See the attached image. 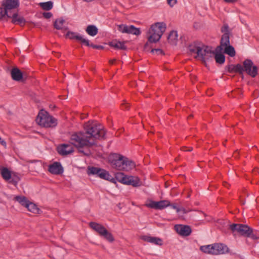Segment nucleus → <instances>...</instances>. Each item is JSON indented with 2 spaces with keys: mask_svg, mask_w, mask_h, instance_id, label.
I'll return each instance as SVG.
<instances>
[{
  "mask_svg": "<svg viewBox=\"0 0 259 259\" xmlns=\"http://www.w3.org/2000/svg\"><path fill=\"white\" fill-rule=\"evenodd\" d=\"M106 131L103 126L95 121H89L84 125V131L74 133L71 135L70 140L71 144H63L57 147L58 152L62 156L72 153L74 145L79 152L84 155L91 154L90 148L96 145L97 139H105Z\"/></svg>",
  "mask_w": 259,
  "mask_h": 259,
  "instance_id": "nucleus-1",
  "label": "nucleus"
},
{
  "mask_svg": "<svg viewBox=\"0 0 259 259\" xmlns=\"http://www.w3.org/2000/svg\"><path fill=\"white\" fill-rule=\"evenodd\" d=\"M221 32L224 34L222 35L220 45L215 48V51L218 53H222L224 49V53L233 57L235 56L236 52L234 48L230 45V35L231 34L229 27L227 24H225L221 28Z\"/></svg>",
  "mask_w": 259,
  "mask_h": 259,
  "instance_id": "nucleus-2",
  "label": "nucleus"
},
{
  "mask_svg": "<svg viewBox=\"0 0 259 259\" xmlns=\"http://www.w3.org/2000/svg\"><path fill=\"white\" fill-rule=\"evenodd\" d=\"M111 166L117 170L128 171L135 167L134 163L121 154L114 153L109 156Z\"/></svg>",
  "mask_w": 259,
  "mask_h": 259,
  "instance_id": "nucleus-3",
  "label": "nucleus"
},
{
  "mask_svg": "<svg viewBox=\"0 0 259 259\" xmlns=\"http://www.w3.org/2000/svg\"><path fill=\"white\" fill-rule=\"evenodd\" d=\"M166 29V24L163 22H157L151 25L149 30L148 40L150 42H156L161 38Z\"/></svg>",
  "mask_w": 259,
  "mask_h": 259,
  "instance_id": "nucleus-4",
  "label": "nucleus"
},
{
  "mask_svg": "<svg viewBox=\"0 0 259 259\" xmlns=\"http://www.w3.org/2000/svg\"><path fill=\"white\" fill-rule=\"evenodd\" d=\"M36 121L39 125L45 127H53L57 124V120L53 116L48 115L47 112H46L45 114L39 112L36 117Z\"/></svg>",
  "mask_w": 259,
  "mask_h": 259,
  "instance_id": "nucleus-5",
  "label": "nucleus"
},
{
  "mask_svg": "<svg viewBox=\"0 0 259 259\" xmlns=\"http://www.w3.org/2000/svg\"><path fill=\"white\" fill-rule=\"evenodd\" d=\"M229 229L231 230L234 236L237 233L241 236L247 237H250L253 230L248 226L241 224H232L229 225Z\"/></svg>",
  "mask_w": 259,
  "mask_h": 259,
  "instance_id": "nucleus-6",
  "label": "nucleus"
},
{
  "mask_svg": "<svg viewBox=\"0 0 259 259\" xmlns=\"http://www.w3.org/2000/svg\"><path fill=\"white\" fill-rule=\"evenodd\" d=\"M214 54V52L211 50V48L203 45L202 47H200L199 49L197 50V55L195 57V58L200 59L202 61L205 62L211 58L213 56Z\"/></svg>",
  "mask_w": 259,
  "mask_h": 259,
  "instance_id": "nucleus-7",
  "label": "nucleus"
},
{
  "mask_svg": "<svg viewBox=\"0 0 259 259\" xmlns=\"http://www.w3.org/2000/svg\"><path fill=\"white\" fill-rule=\"evenodd\" d=\"M243 72L245 71L247 74L252 77H255L257 74V67L253 65L252 61L250 59H245L243 62Z\"/></svg>",
  "mask_w": 259,
  "mask_h": 259,
  "instance_id": "nucleus-8",
  "label": "nucleus"
},
{
  "mask_svg": "<svg viewBox=\"0 0 259 259\" xmlns=\"http://www.w3.org/2000/svg\"><path fill=\"white\" fill-rule=\"evenodd\" d=\"M118 30L123 33L132 34L137 36L141 33L140 28H136L134 25L120 24L118 25Z\"/></svg>",
  "mask_w": 259,
  "mask_h": 259,
  "instance_id": "nucleus-9",
  "label": "nucleus"
},
{
  "mask_svg": "<svg viewBox=\"0 0 259 259\" xmlns=\"http://www.w3.org/2000/svg\"><path fill=\"white\" fill-rule=\"evenodd\" d=\"M19 5V0H4L2 3V6L5 11L6 16L12 14L11 10L17 8Z\"/></svg>",
  "mask_w": 259,
  "mask_h": 259,
  "instance_id": "nucleus-10",
  "label": "nucleus"
},
{
  "mask_svg": "<svg viewBox=\"0 0 259 259\" xmlns=\"http://www.w3.org/2000/svg\"><path fill=\"white\" fill-rule=\"evenodd\" d=\"M170 205V203L169 201L166 200H161L159 201H154L153 200H149V203L145 204V206L155 209H162L167 206Z\"/></svg>",
  "mask_w": 259,
  "mask_h": 259,
  "instance_id": "nucleus-11",
  "label": "nucleus"
},
{
  "mask_svg": "<svg viewBox=\"0 0 259 259\" xmlns=\"http://www.w3.org/2000/svg\"><path fill=\"white\" fill-rule=\"evenodd\" d=\"M175 229L178 234L182 236H188L192 232L191 227L188 225H176Z\"/></svg>",
  "mask_w": 259,
  "mask_h": 259,
  "instance_id": "nucleus-12",
  "label": "nucleus"
},
{
  "mask_svg": "<svg viewBox=\"0 0 259 259\" xmlns=\"http://www.w3.org/2000/svg\"><path fill=\"white\" fill-rule=\"evenodd\" d=\"M7 18H12L11 22L14 24L24 26L26 23V20L22 16H19L16 12L13 13L7 16Z\"/></svg>",
  "mask_w": 259,
  "mask_h": 259,
  "instance_id": "nucleus-13",
  "label": "nucleus"
},
{
  "mask_svg": "<svg viewBox=\"0 0 259 259\" xmlns=\"http://www.w3.org/2000/svg\"><path fill=\"white\" fill-rule=\"evenodd\" d=\"M49 171L54 175H61L63 172V168L59 162H55L49 166Z\"/></svg>",
  "mask_w": 259,
  "mask_h": 259,
  "instance_id": "nucleus-14",
  "label": "nucleus"
},
{
  "mask_svg": "<svg viewBox=\"0 0 259 259\" xmlns=\"http://www.w3.org/2000/svg\"><path fill=\"white\" fill-rule=\"evenodd\" d=\"M121 183L123 184L132 185L134 187H138L140 186V182L137 178L133 176H124Z\"/></svg>",
  "mask_w": 259,
  "mask_h": 259,
  "instance_id": "nucleus-15",
  "label": "nucleus"
},
{
  "mask_svg": "<svg viewBox=\"0 0 259 259\" xmlns=\"http://www.w3.org/2000/svg\"><path fill=\"white\" fill-rule=\"evenodd\" d=\"M217 243L204 245L200 247V250L205 253L215 255L217 251Z\"/></svg>",
  "mask_w": 259,
  "mask_h": 259,
  "instance_id": "nucleus-16",
  "label": "nucleus"
},
{
  "mask_svg": "<svg viewBox=\"0 0 259 259\" xmlns=\"http://www.w3.org/2000/svg\"><path fill=\"white\" fill-rule=\"evenodd\" d=\"M12 79L15 81H20L23 78L22 71L17 67L13 68L11 71Z\"/></svg>",
  "mask_w": 259,
  "mask_h": 259,
  "instance_id": "nucleus-17",
  "label": "nucleus"
},
{
  "mask_svg": "<svg viewBox=\"0 0 259 259\" xmlns=\"http://www.w3.org/2000/svg\"><path fill=\"white\" fill-rule=\"evenodd\" d=\"M89 226L93 230L96 231L100 236L102 232L106 229L102 224L94 222H90Z\"/></svg>",
  "mask_w": 259,
  "mask_h": 259,
  "instance_id": "nucleus-18",
  "label": "nucleus"
},
{
  "mask_svg": "<svg viewBox=\"0 0 259 259\" xmlns=\"http://www.w3.org/2000/svg\"><path fill=\"white\" fill-rule=\"evenodd\" d=\"M142 239L146 242H150L155 245H162V240L161 239L158 237L143 236L142 237Z\"/></svg>",
  "mask_w": 259,
  "mask_h": 259,
  "instance_id": "nucleus-19",
  "label": "nucleus"
},
{
  "mask_svg": "<svg viewBox=\"0 0 259 259\" xmlns=\"http://www.w3.org/2000/svg\"><path fill=\"white\" fill-rule=\"evenodd\" d=\"M109 45L111 47H113L115 49L117 50H125L127 49V47L125 45V42H121L119 41H117L116 40H114L109 43Z\"/></svg>",
  "mask_w": 259,
  "mask_h": 259,
  "instance_id": "nucleus-20",
  "label": "nucleus"
},
{
  "mask_svg": "<svg viewBox=\"0 0 259 259\" xmlns=\"http://www.w3.org/2000/svg\"><path fill=\"white\" fill-rule=\"evenodd\" d=\"M100 178L101 179L108 180L112 183H115V179L112 177L108 171L102 169L101 172L100 174Z\"/></svg>",
  "mask_w": 259,
  "mask_h": 259,
  "instance_id": "nucleus-21",
  "label": "nucleus"
},
{
  "mask_svg": "<svg viewBox=\"0 0 259 259\" xmlns=\"http://www.w3.org/2000/svg\"><path fill=\"white\" fill-rule=\"evenodd\" d=\"M217 252L215 255L224 254L229 252V248L223 243H217Z\"/></svg>",
  "mask_w": 259,
  "mask_h": 259,
  "instance_id": "nucleus-22",
  "label": "nucleus"
},
{
  "mask_svg": "<svg viewBox=\"0 0 259 259\" xmlns=\"http://www.w3.org/2000/svg\"><path fill=\"white\" fill-rule=\"evenodd\" d=\"M1 174L2 178L6 181H8L11 178V172L7 167L0 168Z\"/></svg>",
  "mask_w": 259,
  "mask_h": 259,
  "instance_id": "nucleus-23",
  "label": "nucleus"
},
{
  "mask_svg": "<svg viewBox=\"0 0 259 259\" xmlns=\"http://www.w3.org/2000/svg\"><path fill=\"white\" fill-rule=\"evenodd\" d=\"M102 169V168L97 167L89 166L88 167L87 173L89 175H96L100 177V174L101 172Z\"/></svg>",
  "mask_w": 259,
  "mask_h": 259,
  "instance_id": "nucleus-24",
  "label": "nucleus"
},
{
  "mask_svg": "<svg viewBox=\"0 0 259 259\" xmlns=\"http://www.w3.org/2000/svg\"><path fill=\"white\" fill-rule=\"evenodd\" d=\"M100 236L110 242H113L114 241V238L113 235L107 229H105V231L102 232Z\"/></svg>",
  "mask_w": 259,
  "mask_h": 259,
  "instance_id": "nucleus-25",
  "label": "nucleus"
},
{
  "mask_svg": "<svg viewBox=\"0 0 259 259\" xmlns=\"http://www.w3.org/2000/svg\"><path fill=\"white\" fill-rule=\"evenodd\" d=\"M86 32L89 35L92 36H94L97 34L98 32V29L96 26L90 25L87 26L86 28Z\"/></svg>",
  "mask_w": 259,
  "mask_h": 259,
  "instance_id": "nucleus-26",
  "label": "nucleus"
},
{
  "mask_svg": "<svg viewBox=\"0 0 259 259\" xmlns=\"http://www.w3.org/2000/svg\"><path fill=\"white\" fill-rule=\"evenodd\" d=\"M214 58L217 63L222 64L225 61V57L222 53H218L215 51H214Z\"/></svg>",
  "mask_w": 259,
  "mask_h": 259,
  "instance_id": "nucleus-27",
  "label": "nucleus"
},
{
  "mask_svg": "<svg viewBox=\"0 0 259 259\" xmlns=\"http://www.w3.org/2000/svg\"><path fill=\"white\" fill-rule=\"evenodd\" d=\"M14 200L18 201L21 205L26 207L27 204L29 201L27 198L23 196H16L15 197Z\"/></svg>",
  "mask_w": 259,
  "mask_h": 259,
  "instance_id": "nucleus-28",
  "label": "nucleus"
},
{
  "mask_svg": "<svg viewBox=\"0 0 259 259\" xmlns=\"http://www.w3.org/2000/svg\"><path fill=\"white\" fill-rule=\"evenodd\" d=\"M39 6L43 10L49 11L53 8V3L51 1H49L47 2L40 3Z\"/></svg>",
  "mask_w": 259,
  "mask_h": 259,
  "instance_id": "nucleus-29",
  "label": "nucleus"
},
{
  "mask_svg": "<svg viewBox=\"0 0 259 259\" xmlns=\"http://www.w3.org/2000/svg\"><path fill=\"white\" fill-rule=\"evenodd\" d=\"M64 22L65 21L63 18L57 19L54 22V26L56 29H62Z\"/></svg>",
  "mask_w": 259,
  "mask_h": 259,
  "instance_id": "nucleus-30",
  "label": "nucleus"
},
{
  "mask_svg": "<svg viewBox=\"0 0 259 259\" xmlns=\"http://www.w3.org/2000/svg\"><path fill=\"white\" fill-rule=\"evenodd\" d=\"M26 208L27 209L33 213H37L39 209L37 207V206L33 203L29 202L27 205Z\"/></svg>",
  "mask_w": 259,
  "mask_h": 259,
  "instance_id": "nucleus-31",
  "label": "nucleus"
},
{
  "mask_svg": "<svg viewBox=\"0 0 259 259\" xmlns=\"http://www.w3.org/2000/svg\"><path fill=\"white\" fill-rule=\"evenodd\" d=\"M80 35V34L78 33L71 31H68L66 33V36L68 37V38H69L70 39H75L76 40L80 38L79 37Z\"/></svg>",
  "mask_w": 259,
  "mask_h": 259,
  "instance_id": "nucleus-32",
  "label": "nucleus"
},
{
  "mask_svg": "<svg viewBox=\"0 0 259 259\" xmlns=\"http://www.w3.org/2000/svg\"><path fill=\"white\" fill-rule=\"evenodd\" d=\"M178 36V35L177 31L172 30L169 34L167 37V39L169 41L172 42L173 41H175L176 39H177Z\"/></svg>",
  "mask_w": 259,
  "mask_h": 259,
  "instance_id": "nucleus-33",
  "label": "nucleus"
},
{
  "mask_svg": "<svg viewBox=\"0 0 259 259\" xmlns=\"http://www.w3.org/2000/svg\"><path fill=\"white\" fill-rule=\"evenodd\" d=\"M20 179L18 176H11V178L10 180H8V182L9 183H11L14 186H16L18 183V182L20 181Z\"/></svg>",
  "mask_w": 259,
  "mask_h": 259,
  "instance_id": "nucleus-34",
  "label": "nucleus"
},
{
  "mask_svg": "<svg viewBox=\"0 0 259 259\" xmlns=\"http://www.w3.org/2000/svg\"><path fill=\"white\" fill-rule=\"evenodd\" d=\"M79 37L80 38L78 39L77 41H80L82 44L86 46L90 47L91 44H90V41L88 39L84 38L81 34Z\"/></svg>",
  "mask_w": 259,
  "mask_h": 259,
  "instance_id": "nucleus-35",
  "label": "nucleus"
},
{
  "mask_svg": "<svg viewBox=\"0 0 259 259\" xmlns=\"http://www.w3.org/2000/svg\"><path fill=\"white\" fill-rule=\"evenodd\" d=\"M200 47V46L191 44L189 46L188 49L191 53H195L197 54V50L199 49Z\"/></svg>",
  "mask_w": 259,
  "mask_h": 259,
  "instance_id": "nucleus-36",
  "label": "nucleus"
},
{
  "mask_svg": "<svg viewBox=\"0 0 259 259\" xmlns=\"http://www.w3.org/2000/svg\"><path fill=\"white\" fill-rule=\"evenodd\" d=\"M235 72L238 73L239 74H242L243 72V67L240 64L234 65Z\"/></svg>",
  "mask_w": 259,
  "mask_h": 259,
  "instance_id": "nucleus-37",
  "label": "nucleus"
},
{
  "mask_svg": "<svg viewBox=\"0 0 259 259\" xmlns=\"http://www.w3.org/2000/svg\"><path fill=\"white\" fill-rule=\"evenodd\" d=\"M124 176V174L122 172H117L115 174V178H114L115 179V181L117 180L119 182L121 183L123 180Z\"/></svg>",
  "mask_w": 259,
  "mask_h": 259,
  "instance_id": "nucleus-38",
  "label": "nucleus"
},
{
  "mask_svg": "<svg viewBox=\"0 0 259 259\" xmlns=\"http://www.w3.org/2000/svg\"><path fill=\"white\" fill-rule=\"evenodd\" d=\"M228 71L230 73L235 72V67L234 65L230 64L227 66Z\"/></svg>",
  "mask_w": 259,
  "mask_h": 259,
  "instance_id": "nucleus-39",
  "label": "nucleus"
},
{
  "mask_svg": "<svg viewBox=\"0 0 259 259\" xmlns=\"http://www.w3.org/2000/svg\"><path fill=\"white\" fill-rule=\"evenodd\" d=\"M151 52L153 53H156L157 54L164 55L163 51L160 49H152Z\"/></svg>",
  "mask_w": 259,
  "mask_h": 259,
  "instance_id": "nucleus-40",
  "label": "nucleus"
},
{
  "mask_svg": "<svg viewBox=\"0 0 259 259\" xmlns=\"http://www.w3.org/2000/svg\"><path fill=\"white\" fill-rule=\"evenodd\" d=\"M42 15L46 19H49L52 17L53 14L51 12H44L42 13Z\"/></svg>",
  "mask_w": 259,
  "mask_h": 259,
  "instance_id": "nucleus-41",
  "label": "nucleus"
},
{
  "mask_svg": "<svg viewBox=\"0 0 259 259\" xmlns=\"http://www.w3.org/2000/svg\"><path fill=\"white\" fill-rule=\"evenodd\" d=\"M6 16V14H5V11L3 7H0V19L4 18Z\"/></svg>",
  "mask_w": 259,
  "mask_h": 259,
  "instance_id": "nucleus-42",
  "label": "nucleus"
},
{
  "mask_svg": "<svg viewBox=\"0 0 259 259\" xmlns=\"http://www.w3.org/2000/svg\"><path fill=\"white\" fill-rule=\"evenodd\" d=\"M90 47H92L94 49L102 50L104 48L103 46L101 45H96L91 44Z\"/></svg>",
  "mask_w": 259,
  "mask_h": 259,
  "instance_id": "nucleus-43",
  "label": "nucleus"
},
{
  "mask_svg": "<svg viewBox=\"0 0 259 259\" xmlns=\"http://www.w3.org/2000/svg\"><path fill=\"white\" fill-rule=\"evenodd\" d=\"M177 2V0H167V3L170 7H172Z\"/></svg>",
  "mask_w": 259,
  "mask_h": 259,
  "instance_id": "nucleus-44",
  "label": "nucleus"
},
{
  "mask_svg": "<svg viewBox=\"0 0 259 259\" xmlns=\"http://www.w3.org/2000/svg\"><path fill=\"white\" fill-rule=\"evenodd\" d=\"M187 147H185V146H184V147H182L181 148V150L182 151H192L193 150V148L192 147H189L188 149H187Z\"/></svg>",
  "mask_w": 259,
  "mask_h": 259,
  "instance_id": "nucleus-45",
  "label": "nucleus"
},
{
  "mask_svg": "<svg viewBox=\"0 0 259 259\" xmlns=\"http://www.w3.org/2000/svg\"><path fill=\"white\" fill-rule=\"evenodd\" d=\"M170 206H171L172 208L176 209V210L178 212L180 211L179 208L177 206V205L175 204H170Z\"/></svg>",
  "mask_w": 259,
  "mask_h": 259,
  "instance_id": "nucleus-46",
  "label": "nucleus"
},
{
  "mask_svg": "<svg viewBox=\"0 0 259 259\" xmlns=\"http://www.w3.org/2000/svg\"><path fill=\"white\" fill-rule=\"evenodd\" d=\"M0 144L5 147H6L7 145L6 142L1 137H0Z\"/></svg>",
  "mask_w": 259,
  "mask_h": 259,
  "instance_id": "nucleus-47",
  "label": "nucleus"
},
{
  "mask_svg": "<svg viewBox=\"0 0 259 259\" xmlns=\"http://www.w3.org/2000/svg\"><path fill=\"white\" fill-rule=\"evenodd\" d=\"M225 2L228 3H234L236 2L238 0H224Z\"/></svg>",
  "mask_w": 259,
  "mask_h": 259,
  "instance_id": "nucleus-48",
  "label": "nucleus"
},
{
  "mask_svg": "<svg viewBox=\"0 0 259 259\" xmlns=\"http://www.w3.org/2000/svg\"><path fill=\"white\" fill-rule=\"evenodd\" d=\"M238 151L237 150L235 151L233 154V156L235 158H237L238 157Z\"/></svg>",
  "mask_w": 259,
  "mask_h": 259,
  "instance_id": "nucleus-49",
  "label": "nucleus"
},
{
  "mask_svg": "<svg viewBox=\"0 0 259 259\" xmlns=\"http://www.w3.org/2000/svg\"><path fill=\"white\" fill-rule=\"evenodd\" d=\"M253 239H256L257 238V237L254 234H253V233H251L250 234V236L249 237Z\"/></svg>",
  "mask_w": 259,
  "mask_h": 259,
  "instance_id": "nucleus-50",
  "label": "nucleus"
},
{
  "mask_svg": "<svg viewBox=\"0 0 259 259\" xmlns=\"http://www.w3.org/2000/svg\"><path fill=\"white\" fill-rule=\"evenodd\" d=\"M258 168H257V167H255V168L253 169L252 171H253V172L254 174H257V173H258Z\"/></svg>",
  "mask_w": 259,
  "mask_h": 259,
  "instance_id": "nucleus-51",
  "label": "nucleus"
},
{
  "mask_svg": "<svg viewBox=\"0 0 259 259\" xmlns=\"http://www.w3.org/2000/svg\"><path fill=\"white\" fill-rule=\"evenodd\" d=\"M116 60L115 59H113V60H110L109 61V63L110 64H113L115 62Z\"/></svg>",
  "mask_w": 259,
  "mask_h": 259,
  "instance_id": "nucleus-52",
  "label": "nucleus"
},
{
  "mask_svg": "<svg viewBox=\"0 0 259 259\" xmlns=\"http://www.w3.org/2000/svg\"><path fill=\"white\" fill-rule=\"evenodd\" d=\"M124 104L126 105L125 109H128L129 108V106L128 105L127 103H124Z\"/></svg>",
  "mask_w": 259,
  "mask_h": 259,
  "instance_id": "nucleus-53",
  "label": "nucleus"
},
{
  "mask_svg": "<svg viewBox=\"0 0 259 259\" xmlns=\"http://www.w3.org/2000/svg\"><path fill=\"white\" fill-rule=\"evenodd\" d=\"M228 184L227 182H224V186L225 187H227Z\"/></svg>",
  "mask_w": 259,
  "mask_h": 259,
  "instance_id": "nucleus-54",
  "label": "nucleus"
},
{
  "mask_svg": "<svg viewBox=\"0 0 259 259\" xmlns=\"http://www.w3.org/2000/svg\"><path fill=\"white\" fill-rule=\"evenodd\" d=\"M192 116H193V115H190L189 116V118L191 117H192Z\"/></svg>",
  "mask_w": 259,
  "mask_h": 259,
  "instance_id": "nucleus-55",
  "label": "nucleus"
},
{
  "mask_svg": "<svg viewBox=\"0 0 259 259\" xmlns=\"http://www.w3.org/2000/svg\"><path fill=\"white\" fill-rule=\"evenodd\" d=\"M147 45H148V43H146V44L145 45V47H146Z\"/></svg>",
  "mask_w": 259,
  "mask_h": 259,
  "instance_id": "nucleus-56",
  "label": "nucleus"
},
{
  "mask_svg": "<svg viewBox=\"0 0 259 259\" xmlns=\"http://www.w3.org/2000/svg\"><path fill=\"white\" fill-rule=\"evenodd\" d=\"M258 160L259 161V159H258Z\"/></svg>",
  "mask_w": 259,
  "mask_h": 259,
  "instance_id": "nucleus-57",
  "label": "nucleus"
}]
</instances>
